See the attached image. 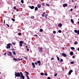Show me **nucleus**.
<instances>
[{
	"instance_id": "obj_1",
	"label": "nucleus",
	"mask_w": 79,
	"mask_h": 79,
	"mask_svg": "<svg viewBox=\"0 0 79 79\" xmlns=\"http://www.w3.org/2000/svg\"><path fill=\"white\" fill-rule=\"evenodd\" d=\"M15 77H20L21 76V74L19 72L17 73L16 72H15Z\"/></svg>"
},
{
	"instance_id": "obj_2",
	"label": "nucleus",
	"mask_w": 79,
	"mask_h": 79,
	"mask_svg": "<svg viewBox=\"0 0 79 79\" xmlns=\"http://www.w3.org/2000/svg\"><path fill=\"white\" fill-rule=\"evenodd\" d=\"M19 45L20 47H22L23 46V41H21L19 42Z\"/></svg>"
},
{
	"instance_id": "obj_3",
	"label": "nucleus",
	"mask_w": 79,
	"mask_h": 79,
	"mask_svg": "<svg viewBox=\"0 0 79 79\" xmlns=\"http://www.w3.org/2000/svg\"><path fill=\"white\" fill-rule=\"evenodd\" d=\"M20 74H21L20 77H21L22 79H24V76H23V74L22 72H20Z\"/></svg>"
},
{
	"instance_id": "obj_4",
	"label": "nucleus",
	"mask_w": 79,
	"mask_h": 79,
	"mask_svg": "<svg viewBox=\"0 0 79 79\" xmlns=\"http://www.w3.org/2000/svg\"><path fill=\"white\" fill-rule=\"evenodd\" d=\"M42 49V48L40 47L39 48V51L40 52H41V53H42V52H43V50Z\"/></svg>"
},
{
	"instance_id": "obj_5",
	"label": "nucleus",
	"mask_w": 79,
	"mask_h": 79,
	"mask_svg": "<svg viewBox=\"0 0 79 79\" xmlns=\"http://www.w3.org/2000/svg\"><path fill=\"white\" fill-rule=\"evenodd\" d=\"M74 32H75V33H77V34L78 35H79V30L78 31L76 30H75L74 31Z\"/></svg>"
},
{
	"instance_id": "obj_6",
	"label": "nucleus",
	"mask_w": 79,
	"mask_h": 79,
	"mask_svg": "<svg viewBox=\"0 0 79 79\" xmlns=\"http://www.w3.org/2000/svg\"><path fill=\"white\" fill-rule=\"evenodd\" d=\"M73 70H70V71L69 72V75H71V73H73Z\"/></svg>"
},
{
	"instance_id": "obj_7",
	"label": "nucleus",
	"mask_w": 79,
	"mask_h": 79,
	"mask_svg": "<svg viewBox=\"0 0 79 79\" xmlns=\"http://www.w3.org/2000/svg\"><path fill=\"white\" fill-rule=\"evenodd\" d=\"M62 55L63 56H64V57H66L67 56L66 54L64 53H62Z\"/></svg>"
},
{
	"instance_id": "obj_8",
	"label": "nucleus",
	"mask_w": 79,
	"mask_h": 79,
	"mask_svg": "<svg viewBox=\"0 0 79 79\" xmlns=\"http://www.w3.org/2000/svg\"><path fill=\"white\" fill-rule=\"evenodd\" d=\"M45 15H46V13L44 12L43 13L42 15V16L43 17H44V16H45Z\"/></svg>"
},
{
	"instance_id": "obj_9",
	"label": "nucleus",
	"mask_w": 79,
	"mask_h": 79,
	"mask_svg": "<svg viewBox=\"0 0 79 79\" xmlns=\"http://www.w3.org/2000/svg\"><path fill=\"white\" fill-rule=\"evenodd\" d=\"M63 6L64 8H65V7L67 6H68V4H63Z\"/></svg>"
},
{
	"instance_id": "obj_10",
	"label": "nucleus",
	"mask_w": 79,
	"mask_h": 79,
	"mask_svg": "<svg viewBox=\"0 0 79 79\" xmlns=\"http://www.w3.org/2000/svg\"><path fill=\"white\" fill-rule=\"evenodd\" d=\"M62 26V24L61 23H60L58 24V27H61Z\"/></svg>"
},
{
	"instance_id": "obj_11",
	"label": "nucleus",
	"mask_w": 79,
	"mask_h": 79,
	"mask_svg": "<svg viewBox=\"0 0 79 79\" xmlns=\"http://www.w3.org/2000/svg\"><path fill=\"white\" fill-rule=\"evenodd\" d=\"M29 8H31V9H34L35 8V7L34 6H29Z\"/></svg>"
},
{
	"instance_id": "obj_12",
	"label": "nucleus",
	"mask_w": 79,
	"mask_h": 79,
	"mask_svg": "<svg viewBox=\"0 0 79 79\" xmlns=\"http://www.w3.org/2000/svg\"><path fill=\"white\" fill-rule=\"evenodd\" d=\"M32 65L33 66V68H35V64H34V63L32 62Z\"/></svg>"
},
{
	"instance_id": "obj_13",
	"label": "nucleus",
	"mask_w": 79,
	"mask_h": 79,
	"mask_svg": "<svg viewBox=\"0 0 79 79\" xmlns=\"http://www.w3.org/2000/svg\"><path fill=\"white\" fill-rule=\"evenodd\" d=\"M9 55H10V56H12V53H11V52H9Z\"/></svg>"
},
{
	"instance_id": "obj_14",
	"label": "nucleus",
	"mask_w": 79,
	"mask_h": 79,
	"mask_svg": "<svg viewBox=\"0 0 79 79\" xmlns=\"http://www.w3.org/2000/svg\"><path fill=\"white\" fill-rule=\"evenodd\" d=\"M70 54L71 55H74V53H73V52H70Z\"/></svg>"
},
{
	"instance_id": "obj_15",
	"label": "nucleus",
	"mask_w": 79,
	"mask_h": 79,
	"mask_svg": "<svg viewBox=\"0 0 79 79\" xmlns=\"http://www.w3.org/2000/svg\"><path fill=\"white\" fill-rule=\"evenodd\" d=\"M71 23H74V20L72 19H71Z\"/></svg>"
},
{
	"instance_id": "obj_16",
	"label": "nucleus",
	"mask_w": 79,
	"mask_h": 79,
	"mask_svg": "<svg viewBox=\"0 0 79 79\" xmlns=\"http://www.w3.org/2000/svg\"><path fill=\"white\" fill-rule=\"evenodd\" d=\"M35 11H37V10H38V8L37 7H35Z\"/></svg>"
},
{
	"instance_id": "obj_17",
	"label": "nucleus",
	"mask_w": 79,
	"mask_h": 79,
	"mask_svg": "<svg viewBox=\"0 0 79 79\" xmlns=\"http://www.w3.org/2000/svg\"><path fill=\"white\" fill-rule=\"evenodd\" d=\"M12 53L15 55H16V52H15V51H13L12 52Z\"/></svg>"
},
{
	"instance_id": "obj_18",
	"label": "nucleus",
	"mask_w": 79,
	"mask_h": 79,
	"mask_svg": "<svg viewBox=\"0 0 79 79\" xmlns=\"http://www.w3.org/2000/svg\"><path fill=\"white\" fill-rule=\"evenodd\" d=\"M78 43L77 42V41H75L74 42V45H77V44Z\"/></svg>"
},
{
	"instance_id": "obj_19",
	"label": "nucleus",
	"mask_w": 79,
	"mask_h": 79,
	"mask_svg": "<svg viewBox=\"0 0 79 79\" xmlns=\"http://www.w3.org/2000/svg\"><path fill=\"white\" fill-rule=\"evenodd\" d=\"M25 73L26 74H27V75H29V73H28L27 71H25Z\"/></svg>"
},
{
	"instance_id": "obj_20",
	"label": "nucleus",
	"mask_w": 79,
	"mask_h": 79,
	"mask_svg": "<svg viewBox=\"0 0 79 79\" xmlns=\"http://www.w3.org/2000/svg\"><path fill=\"white\" fill-rule=\"evenodd\" d=\"M13 60H15L16 61H18V59H17L16 58H14Z\"/></svg>"
},
{
	"instance_id": "obj_21",
	"label": "nucleus",
	"mask_w": 79,
	"mask_h": 79,
	"mask_svg": "<svg viewBox=\"0 0 79 79\" xmlns=\"http://www.w3.org/2000/svg\"><path fill=\"white\" fill-rule=\"evenodd\" d=\"M40 32H43V30H42V29H41L40 30Z\"/></svg>"
},
{
	"instance_id": "obj_22",
	"label": "nucleus",
	"mask_w": 79,
	"mask_h": 79,
	"mask_svg": "<svg viewBox=\"0 0 79 79\" xmlns=\"http://www.w3.org/2000/svg\"><path fill=\"white\" fill-rule=\"evenodd\" d=\"M31 19H34V16H31Z\"/></svg>"
},
{
	"instance_id": "obj_23",
	"label": "nucleus",
	"mask_w": 79,
	"mask_h": 79,
	"mask_svg": "<svg viewBox=\"0 0 79 79\" xmlns=\"http://www.w3.org/2000/svg\"><path fill=\"white\" fill-rule=\"evenodd\" d=\"M71 50H74L75 49V48L73 47H71Z\"/></svg>"
},
{
	"instance_id": "obj_24",
	"label": "nucleus",
	"mask_w": 79,
	"mask_h": 79,
	"mask_svg": "<svg viewBox=\"0 0 79 79\" xmlns=\"http://www.w3.org/2000/svg\"><path fill=\"white\" fill-rule=\"evenodd\" d=\"M11 20H12V21H15V19L13 18H12L11 19Z\"/></svg>"
},
{
	"instance_id": "obj_25",
	"label": "nucleus",
	"mask_w": 79,
	"mask_h": 79,
	"mask_svg": "<svg viewBox=\"0 0 79 79\" xmlns=\"http://www.w3.org/2000/svg\"><path fill=\"white\" fill-rule=\"evenodd\" d=\"M37 7L38 8H40V7H41V6H40V5H38Z\"/></svg>"
},
{
	"instance_id": "obj_26",
	"label": "nucleus",
	"mask_w": 79,
	"mask_h": 79,
	"mask_svg": "<svg viewBox=\"0 0 79 79\" xmlns=\"http://www.w3.org/2000/svg\"><path fill=\"white\" fill-rule=\"evenodd\" d=\"M37 62L38 63V64H40V63H41V62L40 61H37Z\"/></svg>"
},
{
	"instance_id": "obj_27",
	"label": "nucleus",
	"mask_w": 79,
	"mask_h": 79,
	"mask_svg": "<svg viewBox=\"0 0 79 79\" xmlns=\"http://www.w3.org/2000/svg\"><path fill=\"white\" fill-rule=\"evenodd\" d=\"M57 58L58 61H60V58L58 57H57Z\"/></svg>"
},
{
	"instance_id": "obj_28",
	"label": "nucleus",
	"mask_w": 79,
	"mask_h": 79,
	"mask_svg": "<svg viewBox=\"0 0 79 79\" xmlns=\"http://www.w3.org/2000/svg\"><path fill=\"white\" fill-rule=\"evenodd\" d=\"M13 8L14 10H16V6H14Z\"/></svg>"
},
{
	"instance_id": "obj_29",
	"label": "nucleus",
	"mask_w": 79,
	"mask_h": 79,
	"mask_svg": "<svg viewBox=\"0 0 79 79\" xmlns=\"http://www.w3.org/2000/svg\"><path fill=\"white\" fill-rule=\"evenodd\" d=\"M74 62L73 61H72L70 63H71V64H74Z\"/></svg>"
},
{
	"instance_id": "obj_30",
	"label": "nucleus",
	"mask_w": 79,
	"mask_h": 79,
	"mask_svg": "<svg viewBox=\"0 0 79 79\" xmlns=\"http://www.w3.org/2000/svg\"><path fill=\"white\" fill-rule=\"evenodd\" d=\"M44 75L45 76H47V75H48V74H47V73H44Z\"/></svg>"
},
{
	"instance_id": "obj_31",
	"label": "nucleus",
	"mask_w": 79,
	"mask_h": 79,
	"mask_svg": "<svg viewBox=\"0 0 79 79\" xmlns=\"http://www.w3.org/2000/svg\"><path fill=\"white\" fill-rule=\"evenodd\" d=\"M21 2L22 3H24V1L23 0H22L21 1Z\"/></svg>"
},
{
	"instance_id": "obj_32",
	"label": "nucleus",
	"mask_w": 79,
	"mask_h": 79,
	"mask_svg": "<svg viewBox=\"0 0 79 79\" xmlns=\"http://www.w3.org/2000/svg\"><path fill=\"white\" fill-rule=\"evenodd\" d=\"M58 32H59V33H61V31L60 30H59L58 31Z\"/></svg>"
},
{
	"instance_id": "obj_33",
	"label": "nucleus",
	"mask_w": 79,
	"mask_h": 79,
	"mask_svg": "<svg viewBox=\"0 0 79 79\" xmlns=\"http://www.w3.org/2000/svg\"><path fill=\"white\" fill-rule=\"evenodd\" d=\"M58 75V73H56V74H55L54 75V76H55V77H56V75Z\"/></svg>"
},
{
	"instance_id": "obj_34",
	"label": "nucleus",
	"mask_w": 79,
	"mask_h": 79,
	"mask_svg": "<svg viewBox=\"0 0 79 79\" xmlns=\"http://www.w3.org/2000/svg\"><path fill=\"white\" fill-rule=\"evenodd\" d=\"M12 44H13V45H15V42H12Z\"/></svg>"
},
{
	"instance_id": "obj_35",
	"label": "nucleus",
	"mask_w": 79,
	"mask_h": 79,
	"mask_svg": "<svg viewBox=\"0 0 79 79\" xmlns=\"http://www.w3.org/2000/svg\"><path fill=\"white\" fill-rule=\"evenodd\" d=\"M7 46L10 48V44H7Z\"/></svg>"
},
{
	"instance_id": "obj_36",
	"label": "nucleus",
	"mask_w": 79,
	"mask_h": 79,
	"mask_svg": "<svg viewBox=\"0 0 79 79\" xmlns=\"http://www.w3.org/2000/svg\"><path fill=\"white\" fill-rule=\"evenodd\" d=\"M44 73H41V76H43V75H44Z\"/></svg>"
},
{
	"instance_id": "obj_37",
	"label": "nucleus",
	"mask_w": 79,
	"mask_h": 79,
	"mask_svg": "<svg viewBox=\"0 0 79 79\" xmlns=\"http://www.w3.org/2000/svg\"><path fill=\"white\" fill-rule=\"evenodd\" d=\"M19 35H21V33L20 32L18 34Z\"/></svg>"
},
{
	"instance_id": "obj_38",
	"label": "nucleus",
	"mask_w": 79,
	"mask_h": 79,
	"mask_svg": "<svg viewBox=\"0 0 79 79\" xmlns=\"http://www.w3.org/2000/svg\"><path fill=\"white\" fill-rule=\"evenodd\" d=\"M53 34H56V31H54L53 32Z\"/></svg>"
},
{
	"instance_id": "obj_39",
	"label": "nucleus",
	"mask_w": 79,
	"mask_h": 79,
	"mask_svg": "<svg viewBox=\"0 0 79 79\" xmlns=\"http://www.w3.org/2000/svg\"><path fill=\"white\" fill-rule=\"evenodd\" d=\"M6 26H7L8 27H10V26H9V25L7 24H6Z\"/></svg>"
},
{
	"instance_id": "obj_40",
	"label": "nucleus",
	"mask_w": 79,
	"mask_h": 79,
	"mask_svg": "<svg viewBox=\"0 0 79 79\" xmlns=\"http://www.w3.org/2000/svg\"><path fill=\"white\" fill-rule=\"evenodd\" d=\"M7 48H10V47H8V46H6Z\"/></svg>"
},
{
	"instance_id": "obj_41",
	"label": "nucleus",
	"mask_w": 79,
	"mask_h": 79,
	"mask_svg": "<svg viewBox=\"0 0 79 79\" xmlns=\"http://www.w3.org/2000/svg\"><path fill=\"white\" fill-rule=\"evenodd\" d=\"M47 15H45V18H47Z\"/></svg>"
},
{
	"instance_id": "obj_42",
	"label": "nucleus",
	"mask_w": 79,
	"mask_h": 79,
	"mask_svg": "<svg viewBox=\"0 0 79 79\" xmlns=\"http://www.w3.org/2000/svg\"><path fill=\"white\" fill-rule=\"evenodd\" d=\"M72 58H75V56H72Z\"/></svg>"
},
{
	"instance_id": "obj_43",
	"label": "nucleus",
	"mask_w": 79,
	"mask_h": 79,
	"mask_svg": "<svg viewBox=\"0 0 79 79\" xmlns=\"http://www.w3.org/2000/svg\"><path fill=\"white\" fill-rule=\"evenodd\" d=\"M34 36H35V37H37V36H38V35H34Z\"/></svg>"
},
{
	"instance_id": "obj_44",
	"label": "nucleus",
	"mask_w": 79,
	"mask_h": 79,
	"mask_svg": "<svg viewBox=\"0 0 79 79\" xmlns=\"http://www.w3.org/2000/svg\"><path fill=\"white\" fill-rule=\"evenodd\" d=\"M62 61H63V59H62L60 60V62H62Z\"/></svg>"
},
{
	"instance_id": "obj_45",
	"label": "nucleus",
	"mask_w": 79,
	"mask_h": 79,
	"mask_svg": "<svg viewBox=\"0 0 79 79\" xmlns=\"http://www.w3.org/2000/svg\"><path fill=\"white\" fill-rule=\"evenodd\" d=\"M35 64L37 65V62H35Z\"/></svg>"
},
{
	"instance_id": "obj_46",
	"label": "nucleus",
	"mask_w": 79,
	"mask_h": 79,
	"mask_svg": "<svg viewBox=\"0 0 79 79\" xmlns=\"http://www.w3.org/2000/svg\"><path fill=\"white\" fill-rule=\"evenodd\" d=\"M42 6H45L44 4V3L42 4Z\"/></svg>"
},
{
	"instance_id": "obj_47",
	"label": "nucleus",
	"mask_w": 79,
	"mask_h": 79,
	"mask_svg": "<svg viewBox=\"0 0 79 79\" xmlns=\"http://www.w3.org/2000/svg\"><path fill=\"white\" fill-rule=\"evenodd\" d=\"M51 79V78H50V77H48V79Z\"/></svg>"
},
{
	"instance_id": "obj_48",
	"label": "nucleus",
	"mask_w": 79,
	"mask_h": 79,
	"mask_svg": "<svg viewBox=\"0 0 79 79\" xmlns=\"http://www.w3.org/2000/svg\"><path fill=\"white\" fill-rule=\"evenodd\" d=\"M70 11H73V9H70Z\"/></svg>"
},
{
	"instance_id": "obj_49",
	"label": "nucleus",
	"mask_w": 79,
	"mask_h": 79,
	"mask_svg": "<svg viewBox=\"0 0 79 79\" xmlns=\"http://www.w3.org/2000/svg\"><path fill=\"white\" fill-rule=\"evenodd\" d=\"M76 8H77V6H74V8H75V9H76Z\"/></svg>"
},
{
	"instance_id": "obj_50",
	"label": "nucleus",
	"mask_w": 79,
	"mask_h": 79,
	"mask_svg": "<svg viewBox=\"0 0 79 79\" xmlns=\"http://www.w3.org/2000/svg\"><path fill=\"white\" fill-rule=\"evenodd\" d=\"M53 59H54V58H52L51 59V60H53Z\"/></svg>"
},
{
	"instance_id": "obj_51",
	"label": "nucleus",
	"mask_w": 79,
	"mask_h": 79,
	"mask_svg": "<svg viewBox=\"0 0 79 79\" xmlns=\"http://www.w3.org/2000/svg\"><path fill=\"white\" fill-rule=\"evenodd\" d=\"M24 58H25V59H26V60H27V58L26 57H24Z\"/></svg>"
},
{
	"instance_id": "obj_52",
	"label": "nucleus",
	"mask_w": 79,
	"mask_h": 79,
	"mask_svg": "<svg viewBox=\"0 0 79 79\" xmlns=\"http://www.w3.org/2000/svg\"><path fill=\"white\" fill-rule=\"evenodd\" d=\"M27 51H29V49L28 48H27Z\"/></svg>"
},
{
	"instance_id": "obj_53",
	"label": "nucleus",
	"mask_w": 79,
	"mask_h": 79,
	"mask_svg": "<svg viewBox=\"0 0 79 79\" xmlns=\"http://www.w3.org/2000/svg\"><path fill=\"white\" fill-rule=\"evenodd\" d=\"M46 5H47V6H49V5H48V4H46Z\"/></svg>"
},
{
	"instance_id": "obj_54",
	"label": "nucleus",
	"mask_w": 79,
	"mask_h": 79,
	"mask_svg": "<svg viewBox=\"0 0 79 79\" xmlns=\"http://www.w3.org/2000/svg\"><path fill=\"white\" fill-rule=\"evenodd\" d=\"M9 44V45H12V44L10 43Z\"/></svg>"
},
{
	"instance_id": "obj_55",
	"label": "nucleus",
	"mask_w": 79,
	"mask_h": 79,
	"mask_svg": "<svg viewBox=\"0 0 79 79\" xmlns=\"http://www.w3.org/2000/svg\"><path fill=\"white\" fill-rule=\"evenodd\" d=\"M75 74H76V75H77V73H75Z\"/></svg>"
},
{
	"instance_id": "obj_56",
	"label": "nucleus",
	"mask_w": 79,
	"mask_h": 79,
	"mask_svg": "<svg viewBox=\"0 0 79 79\" xmlns=\"http://www.w3.org/2000/svg\"><path fill=\"white\" fill-rule=\"evenodd\" d=\"M4 24H5V20H4Z\"/></svg>"
},
{
	"instance_id": "obj_57",
	"label": "nucleus",
	"mask_w": 79,
	"mask_h": 79,
	"mask_svg": "<svg viewBox=\"0 0 79 79\" xmlns=\"http://www.w3.org/2000/svg\"><path fill=\"white\" fill-rule=\"evenodd\" d=\"M77 50H78V51H79V48H78V49H77Z\"/></svg>"
},
{
	"instance_id": "obj_58",
	"label": "nucleus",
	"mask_w": 79,
	"mask_h": 79,
	"mask_svg": "<svg viewBox=\"0 0 79 79\" xmlns=\"http://www.w3.org/2000/svg\"><path fill=\"white\" fill-rule=\"evenodd\" d=\"M26 48H27V47H28L27 46H26Z\"/></svg>"
},
{
	"instance_id": "obj_59",
	"label": "nucleus",
	"mask_w": 79,
	"mask_h": 79,
	"mask_svg": "<svg viewBox=\"0 0 79 79\" xmlns=\"http://www.w3.org/2000/svg\"><path fill=\"white\" fill-rule=\"evenodd\" d=\"M6 53L4 54V55H6Z\"/></svg>"
},
{
	"instance_id": "obj_60",
	"label": "nucleus",
	"mask_w": 79,
	"mask_h": 79,
	"mask_svg": "<svg viewBox=\"0 0 79 79\" xmlns=\"http://www.w3.org/2000/svg\"><path fill=\"white\" fill-rule=\"evenodd\" d=\"M72 2H74V1L73 0H72Z\"/></svg>"
},
{
	"instance_id": "obj_61",
	"label": "nucleus",
	"mask_w": 79,
	"mask_h": 79,
	"mask_svg": "<svg viewBox=\"0 0 79 79\" xmlns=\"http://www.w3.org/2000/svg\"><path fill=\"white\" fill-rule=\"evenodd\" d=\"M23 60V58L20 59V60Z\"/></svg>"
},
{
	"instance_id": "obj_62",
	"label": "nucleus",
	"mask_w": 79,
	"mask_h": 79,
	"mask_svg": "<svg viewBox=\"0 0 79 79\" xmlns=\"http://www.w3.org/2000/svg\"><path fill=\"white\" fill-rule=\"evenodd\" d=\"M38 65H39V66H40V64H39Z\"/></svg>"
},
{
	"instance_id": "obj_63",
	"label": "nucleus",
	"mask_w": 79,
	"mask_h": 79,
	"mask_svg": "<svg viewBox=\"0 0 79 79\" xmlns=\"http://www.w3.org/2000/svg\"><path fill=\"white\" fill-rule=\"evenodd\" d=\"M19 61H20V59H19Z\"/></svg>"
},
{
	"instance_id": "obj_64",
	"label": "nucleus",
	"mask_w": 79,
	"mask_h": 79,
	"mask_svg": "<svg viewBox=\"0 0 79 79\" xmlns=\"http://www.w3.org/2000/svg\"><path fill=\"white\" fill-rule=\"evenodd\" d=\"M78 21H79V18L78 19Z\"/></svg>"
}]
</instances>
